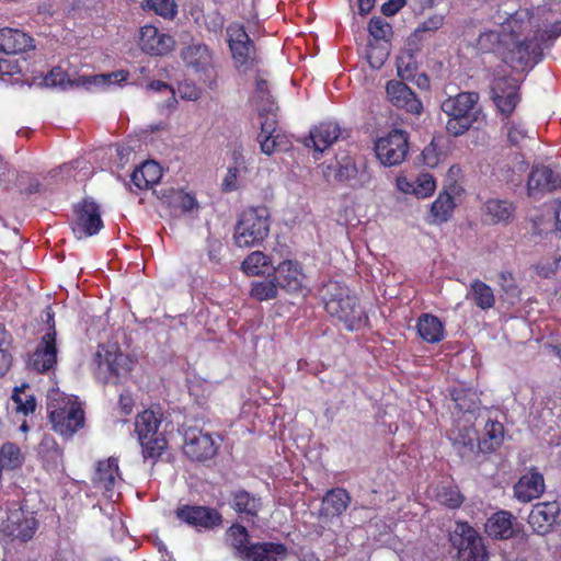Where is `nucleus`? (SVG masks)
I'll return each mask as SVG.
<instances>
[{
  "mask_svg": "<svg viewBox=\"0 0 561 561\" xmlns=\"http://www.w3.org/2000/svg\"><path fill=\"white\" fill-rule=\"evenodd\" d=\"M325 311L346 331H359L369 324V317L360 298L347 285L329 280L323 287Z\"/></svg>",
  "mask_w": 561,
  "mask_h": 561,
  "instance_id": "2",
  "label": "nucleus"
},
{
  "mask_svg": "<svg viewBox=\"0 0 561 561\" xmlns=\"http://www.w3.org/2000/svg\"><path fill=\"white\" fill-rule=\"evenodd\" d=\"M47 411L53 430L64 437H71L84 425L81 404L64 393L56 392L48 397Z\"/></svg>",
  "mask_w": 561,
  "mask_h": 561,
  "instance_id": "4",
  "label": "nucleus"
},
{
  "mask_svg": "<svg viewBox=\"0 0 561 561\" xmlns=\"http://www.w3.org/2000/svg\"><path fill=\"white\" fill-rule=\"evenodd\" d=\"M21 67L18 61L10 60L7 58H1V72H0V79L1 80H10L13 79L14 76L21 73Z\"/></svg>",
  "mask_w": 561,
  "mask_h": 561,
  "instance_id": "57",
  "label": "nucleus"
},
{
  "mask_svg": "<svg viewBox=\"0 0 561 561\" xmlns=\"http://www.w3.org/2000/svg\"><path fill=\"white\" fill-rule=\"evenodd\" d=\"M226 33L228 47L236 68L243 72L251 70L256 64V47L247 33L244 25L239 22H232L227 26Z\"/></svg>",
  "mask_w": 561,
  "mask_h": 561,
  "instance_id": "9",
  "label": "nucleus"
},
{
  "mask_svg": "<svg viewBox=\"0 0 561 561\" xmlns=\"http://www.w3.org/2000/svg\"><path fill=\"white\" fill-rule=\"evenodd\" d=\"M229 505L231 510L244 522L254 525L264 507L263 499L245 489L230 492Z\"/></svg>",
  "mask_w": 561,
  "mask_h": 561,
  "instance_id": "18",
  "label": "nucleus"
},
{
  "mask_svg": "<svg viewBox=\"0 0 561 561\" xmlns=\"http://www.w3.org/2000/svg\"><path fill=\"white\" fill-rule=\"evenodd\" d=\"M163 419L159 407L146 409L135 419V431L145 459L157 460L168 447L164 433L160 431Z\"/></svg>",
  "mask_w": 561,
  "mask_h": 561,
  "instance_id": "3",
  "label": "nucleus"
},
{
  "mask_svg": "<svg viewBox=\"0 0 561 561\" xmlns=\"http://www.w3.org/2000/svg\"><path fill=\"white\" fill-rule=\"evenodd\" d=\"M255 93L261 100L268 101L270 99V90H268V83L265 79L256 78L255 80Z\"/></svg>",
  "mask_w": 561,
  "mask_h": 561,
  "instance_id": "64",
  "label": "nucleus"
},
{
  "mask_svg": "<svg viewBox=\"0 0 561 561\" xmlns=\"http://www.w3.org/2000/svg\"><path fill=\"white\" fill-rule=\"evenodd\" d=\"M485 215L493 224L510 222L515 214V206L512 202L492 198L485 202Z\"/></svg>",
  "mask_w": 561,
  "mask_h": 561,
  "instance_id": "39",
  "label": "nucleus"
},
{
  "mask_svg": "<svg viewBox=\"0 0 561 561\" xmlns=\"http://www.w3.org/2000/svg\"><path fill=\"white\" fill-rule=\"evenodd\" d=\"M323 175L329 181L347 183L353 188H363L371 181V173L366 163L357 165L355 159L346 152L335 154L334 163L323 169Z\"/></svg>",
  "mask_w": 561,
  "mask_h": 561,
  "instance_id": "8",
  "label": "nucleus"
},
{
  "mask_svg": "<svg viewBox=\"0 0 561 561\" xmlns=\"http://www.w3.org/2000/svg\"><path fill=\"white\" fill-rule=\"evenodd\" d=\"M443 16L442 15H433L425 20L421 26L417 27V31L420 32H427V31H437L443 25Z\"/></svg>",
  "mask_w": 561,
  "mask_h": 561,
  "instance_id": "62",
  "label": "nucleus"
},
{
  "mask_svg": "<svg viewBox=\"0 0 561 561\" xmlns=\"http://www.w3.org/2000/svg\"><path fill=\"white\" fill-rule=\"evenodd\" d=\"M94 362L96 364L95 375L103 383H123L134 368L131 357L123 353L116 344H100Z\"/></svg>",
  "mask_w": 561,
  "mask_h": 561,
  "instance_id": "6",
  "label": "nucleus"
},
{
  "mask_svg": "<svg viewBox=\"0 0 561 561\" xmlns=\"http://www.w3.org/2000/svg\"><path fill=\"white\" fill-rule=\"evenodd\" d=\"M156 193L159 199L175 215L190 213L197 207L196 198L181 188L167 187L156 191Z\"/></svg>",
  "mask_w": 561,
  "mask_h": 561,
  "instance_id": "29",
  "label": "nucleus"
},
{
  "mask_svg": "<svg viewBox=\"0 0 561 561\" xmlns=\"http://www.w3.org/2000/svg\"><path fill=\"white\" fill-rule=\"evenodd\" d=\"M180 56L187 67L196 70L206 71L213 67L214 53L205 43L192 41L182 48Z\"/></svg>",
  "mask_w": 561,
  "mask_h": 561,
  "instance_id": "28",
  "label": "nucleus"
},
{
  "mask_svg": "<svg viewBox=\"0 0 561 561\" xmlns=\"http://www.w3.org/2000/svg\"><path fill=\"white\" fill-rule=\"evenodd\" d=\"M225 25V16L219 10H213L204 15V26L213 34H220Z\"/></svg>",
  "mask_w": 561,
  "mask_h": 561,
  "instance_id": "54",
  "label": "nucleus"
},
{
  "mask_svg": "<svg viewBox=\"0 0 561 561\" xmlns=\"http://www.w3.org/2000/svg\"><path fill=\"white\" fill-rule=\"evenodd\" d=\"M218 450V445L211 435L196 427H188L184 432V454L194 461L211 459Z\"/></svg>",
  "mask_w": 561,
  "mask_h": 561,
  "instance_id": "17",
  "label": "nucleus"
},
{
  "mask_svg": "<svg viewBox=\"0 0 561 561\" xmlns=\"http://www.w3.org/2000/svg\"><path fill=\"white\" fill-rule=\"evenodd\" d=\"M499 285L506 294H515L517 290L516 279L510 271H502L499 274Z\"/></svg>",
  "mask_w": 561,
  "mask_h": 561,
  "instance_id": "58",
  "label": "nucleus"
},
{
  "mask_svg": "<svg viewBox=\"0 0 561 561\" xmlns=\"http://www.w3.org/2000/svg\"><path fill=\"white\" fill-rule=\"evenodd\" d=\"M121 479L118 459L110 457L98 461L92 477L94 488L102 490L108 497L112 496L116 479Z\"/></svg>",
  "mask_w": 561,
  "mask_h": 561,
  "instance_id": "27",
  "label": "nucleus"
},
{
  "mask_svg": "<svg viewBox=\"0 0 561 561\" xmlns=\"http://www.w3.org/2000/svg\"><path fill=\"white\" fill-rule=\"evenodd\" d=\"M455 207V199L448 192L439 193L431 206L432 222H446L451 217Z\"/></svg>",
  "mask_w": 561,
  "mask_h": 561,
  "instance_id": "42",
  "label": "nucleus"
},
{
  "mask_svg": "<svg viewBox=\"0 0 561 561\" xmlns=\"http://www.w3.org/2000/svg\"><path fill=\"white\" fill-rule=\"evenodd\" d=\"M528 130L520 123H511L507 128V139L512 146L519 147L528 138Z\"/></svg>",
  "mask_w": 561,
  "mask_h": 561,
  "instance_id": "56",
  "label": "nucleus"
},
{
  "mask_svg": "<svg viewBox=\"0 0 561 561\" xmlns=\"http://www.w3.org/2000/svg\"><path fill=\"white\" fill-rule=\"evenodd\" d=\"M175 518L197 531H209L224 524L222 514L215 507L197 504H180L174 510Z\"/></svg>",
  "mask_w": 561,
  "mask_h": 561,
  "instance_id": "10",
  "label": "nucleus"
},
{
  "mask_svg": "<svg viewBox=\"0 0 561 561\" xmlns=\"http://www.w3.org/2000/svg\"><path fill=\"white\" fill-rule=\"evenodd\" d=\"M386 93L389 102L397 108L409 114L420 116L423 104L414 91L403 81L390 80L386 84Z\"/></svg>",
  "mask_w": 561,
  "mask_h": 561,
  "instance_id": "21",
  "label": "nucleus"
},
{
  "mask_svg": "<svg viewBox=\"0 0 561 561\" xmlns=\"http://www.w3.org/2000/svg\"><path fill=\"white\" fill-rule=\"evenodd\" d=\"M492 98L501 114L508 117L520 101L519 85L511 76H495L491 84Z\"/></svg>",
  "mask_w": 561,
  "mask_h": 561,
  "instance_id": "16",
  "label": "nucleus"
},
{
  "mask_svg": "<svg viewBox=\"0 0 561 561\" xmlns=\"http://www.w3.org/2000/svg\"><path fill=\"white\" fill-rule=\"evenodd\" d=\"M559 512V503L556 501L538 503L534 506V510L529 515V523L533 526H536V524L542 519L548 526H550L556 522Z\"/></svg>",
  "mask_w": 561,
  "mask_h": 561,
  "instance_id": "46",
  "label": "nucleus"
},
{
  "mask_svg": "<svg viewBox=\"0 0 561 561\" xmlns=\"http://www.w3.org/2000/svg\"><path fill=\"white\" fill-rule=\"evenodd\" d=\"M389 56V48L387 43L379 45L378 43L369 42L367 47V61L374 69H380Z\"/></svg>",
  "mask_w": 561,
  "mask_h": 561,
  "instance_id": "51",
  "label": "nucleus"
},
{
  "mask_svg": "<svg viewBox=\"0 0 561 561\" xmlns=\"http://www.w3.org/2000/svg\"><path fill=\"white\" fill-rule=\"evenodd\" d=\"M272 267V259L262 251L251 252L241 263V271L248 276L264 275Z\"/></svg>",
  "mask_w": 561,
  "mask_h": 561,
  "instance_id": "38",
  "label": "nucleus"
},
{
  "mask_svg": "<svg viewBox=\"0 0 561 561\" xmlns=\"http://www.w3.org/2000/svg\"><path fill=\"white\" fill-rule=\"evenodd\" d=\"M56 328L54 324L42 336L36 350L31 356L30 365L37 373L44 374L57 364Z\"/></svg>",
  "mask_w": 561,
  "mask_h": 561,
  "instance_id": "22",
  "label": "nucleus"
},
{
  "mask_svg": "<svg viewBox=\"0 0 561 561\" xmlns=\"http://www.w3.org/2000/svg\"><path fill=\"white\" fill-rule=\"evenodd\" d=\"M104 227L101 207L90 196L73 206L72 231L78 239L95 236Z\"/></svg>",
  "mask_w": 561,
  "mask_h": 561,
  "instance_id": "12",
  "label": "nucleus"
},
{
  "mask_svg": "<svg viewBox=\"0 0 561 561\" xmlns=\"http://www.w3.org/2000/svg\"><path fill=\"white\" fill-rule=\"evenodd\" d=\"M35 48L34 38L12 27L0 28V51L8 55L23 54Z\"/></svg>",
  "mask_w": 561,
  "mask_h": 561,
  "instance_id": "26",
  "label": "nucleus"
},
{
  "mask_svg": "<svg viewBox=\"0 0 561 561\" xmlns=\"http://www.w3.org/2000/svg\"><path fill=\"white\" fill-rule=\"evenodd\" d=\"M351 504V495L344 488H333L322 497V512L327 516H341Z\"/></svg>",
  "mask_w": 561,
  "mask_h": 561,
  "instance_id": "34",
  "label": "nucleus"
},
{
  "mask_svg": "<svg viewBox=\"0 0 561 561\" xmlns=\"http://www.w3.org/2000/svg\"><path fill=\"white\" fill-rule=\"evenodd\" d=\"M560 187L561 173L543 164L533 167L527 181V195L529 197L540 198Z\"/></svg>",
  "mask_w": 561,
  "mask_h": 561,
  "instance_id": "19",
  "label": "nucleus"
},
{
  "mask_svg": "<svg viewBox=\"0 0 561 561\" xmlns=\"http://www.w3.org/2000/svg\"><path fill=\"white\" fill-rule=\"evenodd\" d=\"M270 211L265 206L248 207L236 224L233 239L239 248H252L263 243L270 233Z\"/></svg>",
  "mask_w": 561,
  "mask_h": 561,
  "instance_id": "5",
  "label": "nucleus"
},
{
  "mask_svg": "<svg viewBox=\"0 0 561 561\" xmlns=\"http://www.w3.org/2000/svg\"><path fill=\"white\" fill-rule=\"evenodd\" d=\"M513 515L507 511L492 514L484 525L486 535L494 539H508L513 537Z\"/></svg>",
  "mask_w": 561,
  "mask_h": 561,
  "instance_id": "32",
  "label": "nucleus"
},
{
  "mask_svg": "<svg viewBox=\"0 0 561 561\" xmlns=\"http://www.w3.org/2000/svg\"><path fill=\"white\" fill-rule=\"evenodd\" d=\"M28 389L30 386L27 383H22L13 389L11 396L15 411L25 416L34 413L37 407L35 396L27 392Z\"/></svg>",
  "mask_w": 561,
  "mask_h": 561,
  "instance_id": "44",
  "label": "nucleus"
},
{
  "mask_svg": "<svg viewBox=\"0 0 561 561\" xmlns=\"http://www.w3.org/2000/svg\"><path fill=\"white\" fill-rule=\"evenodd\" d=\"M436 182L433 175L428 173H422L416 179V185L413 188V192L419 197H428L435 192Z\"/></svg>",
  "mask_w": 561,
  "mask_h": 561,
  "instance_id": "53",
  "label": "nucleus"
},
{
  "mask_svg": "<svg viewBox=\"0 0 561 561\" xmlns=\"http://www.w3.org/2000/svg\"><path fill=\"white\" fill-rule=\"evenodd\" d=\"M147 4L163 18H173L176 13L174 0H147Z\"/></svg>",
  "mask_w": 561,
  "mask_h": 561,
  "instance_id": "55",
  "label": "nucleus"
},
{
  "mask_svg": "<svg viewBox=\"0 0 561 561\" xmlns=\"http://www.w3.org/2000/svg\"><path fill=\"white\" fill-rule=\"evenodd\" d=\"M416 329L420 336L427 343H438L445 336L442 321L430 313H424L419 318Z\"/></svg>",
  "mask_w": 561,
  "mask_h": 561,
  "instance_id": "35",
  "label": "nucleus"
},
{
  "mask_svg": "<svg viewBox=\"0 0 561 561\" xmlns=\"http://www.w3.org/2000/svg\"><path fill=\"white\" fill-rule=\"evenodd\" d=\"M162 176V169L156 161L148 160L137 167L131 175L130 182L137 190H148L157 184Z\"/></svg>",
  "mask_w": 561,
  "mask_h": 561,
  "instance_id": "31",
  "label": "nucleus"
},
{
  "mask_svg": "<svg viewBox=\"0 0 561 561\" xmlns=\"http://www.w3.org/2000/svg\"><path fill=\"white\" fill-rule=\"evenodd\" d=\"M227 535L230 540V546L233 549L234 557L244 561L245 554L251 548L253 542L250 541V534L245 526L241 524H232L228 530Z\"/></svg>",
  "mask_w": 561,
  "mask_h": 561,
  "instance_id": "36",
  "label": "nucleus"
},
{
  "mask_svg": "<svg viewBox=\"0 0 561 561\" xmlns=\"http://www.w3.org/2000/svg\"><path fill=\"white\" fill-rule=\"evenodd\" d=\"M451 545L463 561H488V552L478 531L467 522H458L450 536Z\"/></svg>",
  "mask_w": 561,
  "mask_h": 561,
  "instance_id": "11",
  "label": "nucleus"
},
{
  "mask_svg": "<svg viewBox=\"0 0 561 561\" xmlns=\"http://www.w3.org/2000/svg\"><path fill=\"white\" fill-rule=\"evenodd\" d=\"M138 45L147 55L164 56L174 49L175 39L154 25L148 24L140 27Z\"/></svg>",
  "mask_w": 561,
  "mask_h": 561,
  "instance_id": "20",
  "label": "nucleus"
},
{
  "mask_svg": "<svg viewBox=\"0 0 561 561\" xmlns=\"http://www.w3.org/2000/svg\"><path fill=\"white\" fill-rule=\"evenodd\" d=\"M369 35L374 38L375 43L383 41L388 43L392 34L391 25L379 16H374L368 23Z\"/></svg>",
  "mask_w": 561,
  "mask_h": 561,
  "instance_id": "52",
  "label": "nucleus"
},
{
  "mask_svg": "<svg viewBox=\"0 0 561 561\" xmlns=\"http://www.w3.org/2000/svg\"><path fill=\"white\" fill-rule=\"evenodd\" d=\"M423 161L426 165L433 168L438 163V154L435 151V148L432 146L426 147L422 151Z\"/></svg>",
  "mask_w": 561,
  "mask_h": 561,
  "instance_id": "63",
  "label": "nucleus"
},
{
  "mask_svg": "<svg viewBox=\"0 0 561 561\" xmlns=\"http://www.w3.org/2000/svg\"><path fill=\"white\" fill-rule=\"evenodd\" d=\"M127 75V72L119 71L106 75L81 76L75 81H70L68 73L61 67H55L45 77V83L49 87L65 88L69 84L90 90L92 87H108L114 80L117 81L118 77H121V80H126Z\"/></svg>",
  "mask_w": 561,
  "mask_h": 561,
  "instance_id": "14",
  "label": "nucleus"
},
{
  "mask_svg": "<svg viewBox=\"0 0 561 561\" xmlns=\"http://www.w3.org/2000/svg\"><path fill=\"white\" fill-rule=\"evenodd\" d=\"M417 71V61L411 50L403 51L397 58V72L402 81H413Z\"/></svg>",
  "mask_w": 561,
  "mask_h": 561,
  "instance_id": "49",
  "label": "nucleus"
},
{
  "mask_svg": "<svg viewBox=\"0 0 561 561\" xmlns=\"http://www.w3.org/2000/svg\"><path fill=\"white\" fill-rule=\"evenodd\" d=\"M180 96L184 100L195 101L201 96V90L192 82H182L179 84Z\"/></svg>",
  "mask_w": 561,
  "mask_h": 561,
  "instance_id": "60",
  "label": "nucleus"
},
{
  "mask_svg": "<svg viewBox=\"0 0 561 561\" xmlns=\"http://www.w3.org/2000/svg\"><path fill=\"white\" fill-rule=\"evenodd\" d=\"M449 393L459 412L473 413L479 409L480 400L476 391L469 388L454 387Z\"/></svg>",
  "mask_w": 561,
  "mask_h": 561,
  "instance_id": "40",
  "label": "nucleus"
},
{
  "mask_svg": "<svg viewBox=\"0 0 561 561\" xmlns=\"http://www.w3.org/2000/svg\"><path fill=\"white\" fill-rule=\"evenodd\" d=\"M118 410L122 415H130L135 407L133 394L128 390H124L118 397Z\"/></svg>",
  "mask_w": 561,
  "mask_h": 561,
  "instance_id": "59",
  "label": "nucleus"
},
{
  "mask_svg": "<svg viewBox=\"0 0 561 561\" xmlns=\"http://www.w3.org/2000/svg\"><path fill=\"white\" fill-rule=\"evenodd\" d=\"M7 529L13 538L27 541L37 529V520L32 515L24 514L23 512L14 513L8 519Z\"/></svg>",
  "mask_w": 561,
  "mask_h": 561,
  "instance_id": "33",
  "label": "nucleus"
},
{
  "mask_svg": "<svg viewBox=\"0 0 561 561\" xmlns=\"http://www.w3.org/2000/svg\"><path fill=\"white\" fill-rule=\"evenodd\" d=\"M261 131L257 136L262 153L272 156L277 150L287 149L290 141L285 134L277 130V118L273 112H260Z\"/></svg>",
  "mask_w": 561,
  "mask_h": 561,
  "instance_id": "15",
  "label": "nucleus"
},
{
  "mask_svg": "<svg viewBox=\"0 0 561 561\" xmlns=\"http://www.w3.org/2000/svg\"><path fill=\"white\" fill-rule=\"evenodd\" d=\"M545 490V477L535 466L522 474L513 486L514 496L520 503H529L539 499Z\"/></svg>",
  "mask_w": 561,
  "mask_h": 561,
  "instance_id": "23",
  "label": "nucleus"
},
{
  "mask_svg": "<svg viewBox=\"0 0 561 561\" xmlns=\"http://www.w3.org/2000/svg\"><path fill=\"white\" fill-rule=\"evenodd\" d=\"M504 426L499 421H488L484 426V434L479 442L482 451H494L503 443Z\"/></svg>",
  "mask_w": 561,
  "mask_h": 561,
  "instance_id": "41",
  "label": "nucleus"
},
{
  "mask_svg": "<svg viewBox=\"0 0 561 561\" xmlns=\"http://www.w3.org/2000/svg\"><path fill=\"white\" fill-rule=\"evenodd\" d=\"M407 3V0H388L381 5V12L386 16L397 14Z\"/></svg>",
  "mask_w": 561,
  "mask_h": 561,
  "instance_id": "61",
  "label": "nucleus"
},
{
  "mask_svg": "<svg viewBox=\"0 0 561 561\" xmlns=\"http://www.w3.org/2000/svg\"><path fill=\"white\" fill-rule=\"evenodd\" d=\"M11 346L12 335L4 324L0 323V377H3L12 366Z\"/></svg>",
  "mask_w": 561,
  "mask_h": 561,
  "instance_id": "48",
  "label": "nucleus"
},
{
  "mask_svg": "<svg viewBox=\"0 0 561 561\" xmlns=\"http://www.w3.org/2000/svg\"><path fill=\"white\" fill-rule=\"evenodd\" d=\"M278 288L279 286L272 273L265 279L251 283L250 296L257 301H268L278 296Z\"/></svg>",
  "mask_w": 561,
  "mask_h": 561,
  "instance_id": "43",
  "label": "nucleus"
},
{
  "mask_svg": "<svg viewBox=\"0 0 561 561\" xmlns=\"http://www.w3.org/2000/svg\"><path fill=\"white\" fill-rule=\"evenodd\" d=\"M435 499L440 505L449 510L459 508L465 501V496L458 486L454 484L437 485L435 491Z\"/></svg>",
  "mask_w": 561,
  "mask_h": 561,
  "instance_id": "45",
  "label": "nucleus"
},
{
  "mask_svg": "<svg viewBox=\"0 0 561 561\" xmlns=\"http://www.w3.org/2000/svg\"><path fill=\"white\" fill-rule=\"evenodd\" d=\"M341 133L342 130L337 123L321 122L310 129L309 138L305 140V146L322 153L340 138Z\"/></svg>",
  "mask_w": 561,
  "mask_h": 561,
  "instance_id": "25",
  "label": "nucleus"
},
{
  "mask_svg": "<svg viewBox=\"0 0 561 561\" xmlns=\"http://www.w3.org/2000/svg\"><path fill=\"white\" fill-rule=\"evenodd\" d=\"M24 461L21 448L12 442H7L0 447V467L4 470H14Z\"/></svg>",
  "mask_w": 561,
  "mask_h": 561,
  "instance_id": "47",
  "label": "nucleus"
},
{
  "mask_svg": "<svg viewBox=\"0 0 561 561\" xmlns=\"http://www.w3.org/2000/svg\"><path fill=\"white\" fill-rule=\"evenodd\" d=\"M377 159L385 167L401 164L409 152V134L402 129H392L375 142Z\"/></svg>",
  "mask_w": 561,
  "mask_h": 561,
  "instance_id": "13",
  "label": "nucleus"
},
{
  "mask_svg": "<svg viewBox=\"0 0 561 561\" xmlns=\"http://www.w3.org/2000/svg\"><path fill=\"white\" fill-rule=\"evenodd\" d=\"M507 25L516 37L534 26L537 27L533 37L516 42L505 56V62L516 70L533 68L542 59L546 44L561 35V21L553 22L550 27L540 28L535 23V15L528 10L515 12L508 19Z\"/></svg>",
  "mask_w": 561,
  "mask_h": 561,
  "instance_id": "1",
  "label": "nucleus"
},
{
  "mask_svg": "<svg viewBox=\"0 0 561 561\" xmlns=\"http://www.w3.org/2000/svg\"><path fill=\"white\" fill-rule=\"evenodd\" d=\"M244 561H285L288 548L283 542H253Z\"/></svg>",
  "mask_w": 561,
  "mask_h": 561,
  "instance_id": "30",
  "label": "nucleus"
},
{
  "mask_svg": "<svg viewBox=\"0 0 561 561\" xmlns=\"http://www.w3.org/2000/svg\"><path fill=\"white\" fill-rule=\"evenodd\" d=\"M478 101L477 92H460L442 103V111L449 117L446 123L449 135L458 137L469 130L478 119V111H476Z\"/></svg>",
  "mask_w": 561,
  "mask_h": 561,
  "instance_id": "7",
  "label": "nucleus"
},
{
  "mask_svg": "<svg viewBox=\"0 0 561 561\" xmlns=\"http://www.w3.org/2000/svg\"><path fill=\"white\" fill-rule=\"evenodd\" d=\"M273 275L279 286L289 293L302 289L306 275L300 262L297 260H284L273 267Z\"/></svg>",
  "mask_w": 561,
  "mask_h": 561,
  "instance_id": "24",
  "label": "nucleus"
},
{
  "mask_svg": "<svg viewBox=\"0 0 561 561\" xmlns=\"http://www.w3.org/2000/svg\"><path fill=\"white\" fill-rule=\"evenodd\" d=\"M244 163L241 152H233V165L229 167L221 182V191L224 193L234 192L239 188V168Z\"/></svg>",
  "mask_w": 561,
  "mask_h": 561,
  "instance_id": "50",
  "label": "nucleus"
},
{
  "mask_svg": "<svg viewBox=\"0 0 561 561\" xmlns=\"http://www.w3.org/2000/svg\"><path fill=\"white\" fill-rule=\"evenodd\" d=\"M467 299L472 300L482 310H489L495 305V296L491 286L480 279H473L470 284Z\"/></svg>",
  "mask_w": 561,
  "mask_h": 561,
  "instance_id": "37",
  "label": "nucleus"
}]
</instances>
